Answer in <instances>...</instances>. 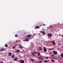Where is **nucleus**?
Instances as JSON below:
<instances>
[{
    "label": "nucleus",
    "mask_w": 63,
    "mask_h": 63,
    "mask_svg": "<svg viewBox=\"0 0 63 63\" xmlns=\"http://www.w3.org/2000/svg\"><path fill=\"white\" fill-rule=\"evenodd\" d=\"M42 62H42V61H39L40 63H42Z\"/></svg>",
    "instance_id": "nucleus-25"
},
{
    "label": "nucleus",
    "mask_w": 63,
    "mask_h": 63,
    "mask_svg": "<svg viewBox=\"0 0 63 63\" xmlns=\"http://www.w3.org/2000/svg\"><path fill=\"white\" fill-rule=\"evenodd\" d=\"M31 35L29 34L28 35L26 36V37H31Z\"/></svg>",
    "instance_id": "nucleus-7"
},
{
    "label": "nucleus",
    "mask_w": 63,
    "mask_h": 63,
    "mask_svg": "<svg viewBox=\"0 0 63 63\" xmlns=\"http://www.w3.org/2000/svg\"><path fill=\"white\" fill-rule=\"evenodd\" d=\"M20 63H24L25 62L24 60H21L20 61Z\"/></svg>",
    "instance_id": "nucleus-5"
},
{
    "label": "nucleus",
    "mask_w": 63,
    "mask_h": 63,
    "mask_svg": "<svg viewBox=\"0 0 63 63\" xmlns=\"http://www.w3.org/2000/svg\"><path fill=\"white\" fill-rule=\"evenodd\" d=\"M19 47H20V48L21 49H22V48H23V47H22V46H19Z\"/></svg>",
    "instance_id": "nucleus-11"
},
{
    "label": "nucleus",
    "mask_w": 63,
    "mask_h": 63,
    "mask_svg": "<svg viewBox=\"0 0 63 63\" xmlns=\"http://www.w3.org/2000/svg\"><path fill=\"white\" fill-rule=\"evenodd\" d=\"M31 54H32V55H34V53H33V52H32Z\"/></svg>",
    "instance_id": "nucleus-28"
},
{
    "label": "nucleus",
    "mask_w": 63,
    "mask_h": 63,
    "mask_svg": "<svg viewBox=\"0 0 63 63\" xmlns=\"http://www.w3.org/2000/svg\"><path fill=\"white\" fill-rule=\"evenodd\" d=\"M0 63H3V62H0Z\"/></svg>",
    "instance_id": "nucleus-35"
},
{
    "label": "nucleus",
    "mask_w": 63,
    "mask_h": 63,
    "mask_svg": "<svg viewBox=\"0 0 63 63\" xmlns=\"http://www.w3.org/2000/svg\"><path fill=\"white\" fill-rule=\"evenodd\" d=\"M36 28H35V29H38V28H40V27H39V26H37L35 27Z\"/></svg>",
    "instance_id": "nucleus-9"
},
{
    "label": "nucleus",
    "mask_w": 63,
    "mask_h": 63,
    "mask_svg": "<svg viewBox=\"0 0 63 63\" xmlns=\"http://www.w3.org/2000/svg\"><path fill=\"white\" fill-rule=\"evenodd\" d=\"M2 50L3 51H4V50H5V48H3V47H2V48L1 49V50H0V51H2Z\"/></svg>",
    "instance_id": "nucleus-3"
},
{
    "label": "nucleus",
    "mask_w": 63,
    "mask_h": 63,
    "mask_svg": "<svg viewBox=\"0 0 63 63\" xmlns=\"http://www.w3.org/2000/svg\"><path fill=\"white\" fill-rule=\"evenodd\" d=\"M45 32H46L45 31L43 32H42V34L43 35H45Z\"/></svg>",
    "instance_id": "nucleus-13"
},
{
    "label": "nucleus",
    "mask_w": 63,
    "mask_h": 63,
    "mask_svg": "<svg viewBox=\"0 0 63 63\" xmlns=\"http://www.w3.org/2000/svg\"><path fill=\"white\" fill-rule=\"evenodd\" d=\"M47 36H48V38H51V37H52V34H48Z\"/></svg>",
    "instance_id": "nucleus-1"
},
{
    "label": "nucleus",
    "mask_w": 63,
    "mask_h": 63,
    "mask_svg": "<svg viewBox=\"0 0 63 63\" xmlns=\"http://www.w3.org/2000/svg\"><path fill=\"white\" fill-rule=\"evenodd\" d=\"M42 31H43V30H42Z\"/></svg>",
    "instance_id": "nucleus-39"
},
{
    "label": "nucleus",
    "mask_w": 63,
    "mask_h": 63,
    "mask_svg": "<svg viewBox=\"0 0 63 63\" xmlns=\"http://www.w3.org/2000/svg\"><path fill=\"white\" fill-rule=\"evenodd\" d=\"M11 55H12V53L11 52H9L8 55V56H11Z\"/></svg>",
    "instance_id": "nucleus-8"
},
{
    "label": "nucleus",
    "mask_w": 63,
    "mask_h": 63,
    "mask_svg": "<svg viewBox=\"0 0 63 63\" xmlns=\"http://www.w3.org/2000/svg\"><path fill=\"white\" fill-rule=\"evenodd\" d=\"M62 37H63V35L62 36Z\"/></svg>",
    "instance_id": "nucleus-36"
},
{
    "label": "nucleus",
    "mask_w": 63,
    "mask_h": 63,
    "mask_svg": "<svg viewBox=\"0 0 63 63\" xmlns=\"http://www.w3.org/2000/svg\"><path fill=\"white\" fill-rule=\"evenodd\" d=\"M28 41H29V39L27 38H26L24 41V42H28Z\"/></svg>",
    "instance_id": "nucleus-6"
},
{
    "label": "nucleus",
    "mask_w": 63,
    "mask_h": 63,
    "mask_svg": "<svg viewBox=\"0 0 63 63\" xmlns=\"http://www.w3.org/2000/svg\"><path fill=\"white\" fill-rule=\"evenodd\" d=\"M12 58H14V55H12Z\"/></svg>",
    "instance_id": "nucleus-26"
},
{
    "label": "nucleus",
    "mask_w": 63,
    "mask_h": 63,
    "mask_svg": "<svg viewBox=\"0 0 63 63\" xmlns=\"http://www.w3.org/2000/svg\"><path fill=\"white\" fill-rule=\"evenodd\" d=\"M38 55V56H40V53H38L37 54Z\"/></svg>",
    "instance_id": "nucleus-18"
},
{
    "label": "nucleus",
    "mask_w": 63,
    "mask_h": 63,
    "mask_svg": "<svg viewBox=\"0 0 63 63\" xmlns=\"http://www.w3.org/2000/svg\"><path fill=\"white\" fill-rule=\"evenodd\" d=\"M60 56H61V57H63V53H62L60 55Z\"/></svg>",
    "instance_id": "nucleus-14"
},
{
    "label": "nucleus",
    "mask_w": 63,
    "mask_h": 63,
    "mask_svg": "<svg viewBox=\"0 0 63 63\" xmlns=\"http://www.w3.org/2000/svg\"><path fill=\"white\" fill-rule=\"evenodd\" d=\"M31 61L32 62H33V61H34V59H31Z\"/></svg>",
    "instance_id": "nucleus-17"
},
{
    "label": "nucleus",
    "mask_w": 63,
    "mask_h": 63,
    "mask_svg": "<svg viewBox=\"0 0 63 63\" xmlns=\"http://www.w3.org/2000/svg\"><path fill=\"white\" fill-rule=\"evenodd\" d=\"M51 60L52 62H54V60L53 59H52Z\"/></svg>",
    "instance_id": "nucleus-20"
},
{
    "label": "nucleus",
    "mask_w": 63,
    "mask_h": 63,
    "mask_svg": "<svg viewBox=\"0 0 63 63\" xmlns=\"http://www.w3.org/2000/svg\"><path fill=\"white\" fill-rule=\"evenodd\" d=\"M45 25H46V24H44L43 25V26H45Z\"/></svg>",
    "instance_id": "nucleus-33"
},
{
    "label": "nucleus",
    "mask_w": 63,
    "mask_h": 63,
    "mask_svg": "<svg viewBox=\"0 0 63 63\" xmlns=\"http://www.w3.org/2000/svg\"><path fill=\"white\" fill-rule=\"evenodd\" d=\"M62 48H63V46L62 47Z\"/></svg>",
    "instance_id": "nucleus-37"
},
{
    "label": "nucleus",
    "mask_w": 63,
    "mask_h": 63,
    "mask_svg": "<svg viewBox=\"0 0 63 63\" xmlns=\"http://www.w3.org/2000/svg\"><path fill=\"white\" fill-rule=\"evenodd\" d=\"M41 60H44V59H43V58H42V59H41Z\"/></svg>",
    "instance_id": "nucleus-32"
},
{
    "label": "nucleus",
    "mask_w": 63,
    "mask_h": 63,
    "mask_svg": "<svg viewBox=\"0 0 63 63\" xmlns=\"http://www.w3.org/2000/svg\"><path fill=\"white\" fill-rule=\"evenodd\" d=\"M44 62H45L47 63V60H45L44 61Z\"/></svg>",
    "instance_id": "nucleus-22"
},
{
    "label": "nucleus",
    "mask_w": 63,
    "mask_h": 63,
    "mask_svg": "<svg viewBox=\"0 0 63 63\" xmlns=\"http://www.w3.org/2000/svg\"><path fill=\"white\" fill-rule=\"evenodd\" d=\"M13 60H15V61H17V59L16 58L14 59H13Z\"/></svg>",
    "instance_id": "nucleus-12"
},
{
    "label": "nucleus",
    "mask_w": 63,
    "mask_h": 63,
    "mask_svg": "<svg viewBox=\"0 0 63 63\" xmlns=\"http://www.w3.org/2000/svg\"><path fill=\"white\" fill-rule=\"evenodd\" d=\"M43 50L45 52H47V49H46L45 47H44Z\"/></svg>",
    "instance_id": "nucleus-2"
},
{
    "label": "nucleus",
    "mask_w": 63,
    "mask_h": 63,
    "mask_svg": "<svg viewBox=\"0 0 63 63\" xmlns=\"http://www.w3.org/2000/svg\"><path fill=\"white\" fill-rule=\"evenodd\" d=\"M52 43L54 45H55V42H54V41H53Z\"/></svg>",
    "instance_id": "nucleus-10"
},
{
    "label": "nucleus",
    "mask_w": 63,
    "mask_h": 63,
    "mask_svg": "<svg viewBox=\"0 0 63 63\" xmlns=\"http://www.w3.org/2000/svg\"><path fill=\"white\" fill-rule=\"evenodd\" d=\"M15 48V47H13V49H14V48Z\"/></svg>",
    "instance_id": "nucleus-30"
},
{
    "label": "nucleus",
    "mask_w": 63,
    "mask_h": 63,
    "mask_svg": "<svg viewBox=\"0 0 63 63\" xmlns=\"http://www.w3.org/2000/svg\"><path fill=\"white\" fill-rule=\"evenodd\" d=\"M5 46L6 47H8V45H7V44H5Z\"/></svg>",
    "instance_id": "nucleus-16"
},
{
    "label": "nucleus",
    "mask_w": 63,
    "mask_h": 63,
    "mask_svg": "<svg viewBox=\"0 0 63 63\" xmlns=\"http://www.w3.org/2000/svg\"><path fill=\"white\" fill-rule=\"evenodd\" d=\"M53 53L55 55H57V52L55 51H53Z\"/></svg>",
    "instance_id": "nucleus-4"
},
{
    "label": "nucleus",
    "mask_w": 63,
    "mask_h": 63,
    "mask_svg": "<svg viewBox=\"0 0 63 63\" xmlns=\"http://www.w3.org/2000/svg\"><path fill=\"white\" fill-rule=\"evenodd\" d=\"M40 32H41V33H43V32H42V31H40Z\"/></svg>",
    "instance_id": "nucleus-31"
},
{
    "label": "nucleus",
    "mask_w": 63,
    "mask_h": 63,
    "mask_svg": "<svg viewBox=\"0 0 63 63\" xmlns=\"http://www.w3.org/2000/svg\"><path fill=\"white\" fill-rule=\"evenodd\" d=\"M16 52H20V50H18L17 51H16Z\"/></svg>",
    "instance_id": "nucleus-21"
},
{
    "label": "nucleus",
    "mask_w": 63,
    "mask_h": 63,
    "mask_svg": "<svg viewBox=\"0 0 63 63\" xmlns=\"http://www.w3.org/2000/svg\"><path fill=\"white\" fill-rule=\"evenodd\" d=\"M15 36L16 37H18V35L17 34H16L15 35Z\"/></svg>",
    "instance_id": "nucleus-15"
},
{
    "label": "nucleus",
    "mask_w": 63,
    "mask_h": 63,
    "mask_svg": "<svg viewBox=\"0 0 63 63\" xmlns=\"http://www.w3.org/2000/svg\"><path fill=\"white\" fill-rule=\"evenodd\" d=\"M39 59H41V58H39Z\"/></svg>",
    "instance_id": "nucleus-34"
},
{
    "label": "nucleus",
    "mask_w": 63,
    "mask_h": 63,
    "mask_svg": "<svg viewBox=\"0 0 63 63\" xmlns=\"http://www.w3.org/2000/svg\"><path fill=\"white\" fill-rule=\"evenodd\" d=\"M46 59H48V57H46Z\"/></svg>",
    "instance_id": "nucleus-23"
},
{
    "label": "nucleus",
    "mask_w": 63,
    "mask_h": 63,
    "mask_svg": "<svg viewBox=\"0 0 63 63\" xmlns=\"http://www.w3.org/2000/svg\"><path fill=\"white\" fill-rule=\"evenodd\" d=\"M33 53H34L35 54H37V52H33Z\"/></svg>",
    "instance_id": "nucleus-19"
},
{
    "label": "nucleus",
    "mask_w": 63,
    "mask_h": 63,
    "mask_svg": "<svg viewBox=\"0 0 63 63\" xmlns=\"http://www.w3.org/2000/svg\"><path fill=\"white\" fill-rule=\"evenodd\" d=\"M51 26H52V27H53V26H52V25H51V26H49V28H50V27H51Z\"/></svg>",
    "instance_id": "nucleus-24"
},
{
    "label": "nucleus",
    "mask_w": 63,
    "mask_h": 63,
    "mask_svg": "<svg viewBox=\"0 0 63 63\" xmlns=\"http://www.w3.org/2000/svg\"><path fill=\"white\" fill-rule=\"evenodd\" d=\"M59 30H58V31H59Z\"/></svg>",
    "instance_id": "nucleus-38"
},
{
    "label": "nucleus",
    "mask_w": 63,
    "mask_h": 63,
    "mask_svg": "<svg viewBox=\"0 0 63 63\" xmlns=\"http://www.w3.org/2000/svg\"><path fill=\"white\" fill-rule=\"evenodd\" d=\"M52 57H54V55H52Z\"/></svg>",
    "instance_id": "nucleus-29"
},
{
    "label": "nucleus",
    "mask_w": 63,
    "mask_h": 63,
    "mask_svg": "<svg viewBox=\"0 0 63 63\" xmlns=\"http://www.w3.org/2000/svg\"><path fill=\"white\" fill-rule=\"evenodd\" d=\"M51 49H53L52 48H50L49 49V50H51Z\"/></svg>",
    "instance_id": "nucleus-27"
}]
</instances>
